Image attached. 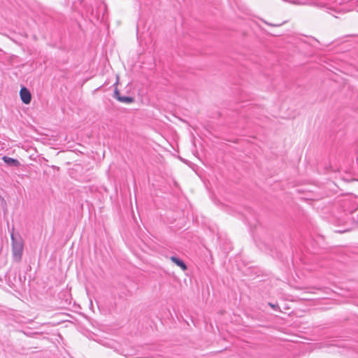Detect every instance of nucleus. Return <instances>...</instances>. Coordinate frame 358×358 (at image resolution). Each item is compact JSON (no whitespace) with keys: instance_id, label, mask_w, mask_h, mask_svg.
I'll list each match as a JSON object with an SVG mask.
<instances>
[{"instance_id":"nucleus-1","label":"nucleus","mask_w":358,"mask_h":358,"mask_svg":"<svg viewBox=\"0 0 358 358\" xmlns=\"http://www.w3.org/2000/svg\"><path fill=\"white\" fill-rule=\"evenodd\" d=\"M11 243L13 259L16 262H20L22 259L23 252V241L20 237L17 238L13 234H12Z\"/></svg>"},{"instance_id":"nucleus-2","label":"nucleus","mask_w":358,"mask_h":358,"mask_svg":"<svg viewBox=\"0 0 358 358\" xmlns=\"http://www.w3.org/2000/svg\"><path fill=\"white\" fill-rule=\"evenodd\" d=\"M20 95L22 102L25 104H29L31 101V95L30 92L24 87L20 91Z\"/></svg>"},{"instance_id":"nucleus-3","label":"nucleus","mask_w":358,"mask_h":358,"mask_svg":"<svg viewBox=\"0 0 358 358\" xmlns=\"http://www.w3.org/2000/svg\"><path fill=\"white\" fill-rule=\"evenodd\" d=\"M114 98L118 100L120 102L130 103L134 102V99L133 97L127 96H121L120 92L117 89H115L114 91Z\"/></svg>"},{"instance_id":"nucleus-4","label":"nucleus","mask_w":358,"mask_h":358,"mask_svg":"<svg viewBox=\"0 0 358 358\" xmlns=\"http://www.w3.org/2000/svg\"><path fill=\"white\" fill-rule=\"evenodd\" d=\"M2 159L7 165L10 166L17 167L20 165V163L17 159L11 158L10 157L3 156Z\"/></svg>"},{"instance_id":"nucleus-5","label":"nucleus","mask_w":358,"mask_h":358,"mask_svg":"<svg viewBox=\"0 0 358 358\" xmlns=\"http://www.w3.org/2000/svg\"><path fill=\"white\" fill-rule=\"evenodd\" d=\"M170 259L173 263H175L177 266L180 267L182 271L187 270V267L185 263L182 259H179L176 256H172L171 257Z\"/></svg>"},{"instance_id":"nucleus-6","label":"nucleus","mask_w":358,"mask_h":358,"mask_svg":"<svg viewBox=\"0 0 358 358\" xmlns=\"http://www.w3.org/2000/svg\"><path fill=\"white\" fill-rule=\"evenodd\" d=\"M269 305L273 308V309H275V307L276 306L275 305H273V304H271V303H269Z\"/></svg>"},{"instance_id":"nucleus-7","label":"nucleus","mask_w":358,"mask_h":358,"mask_svg":"<svg viewBox=\"0 0 358 358\" xmlns=\"http://www.w3.org/2000/svg\"><path fill=\"white\" fill-rule=\"evenodd\" d=\"M357 11H358V6L357 7Z\"/></svg>"}]
</instances>
